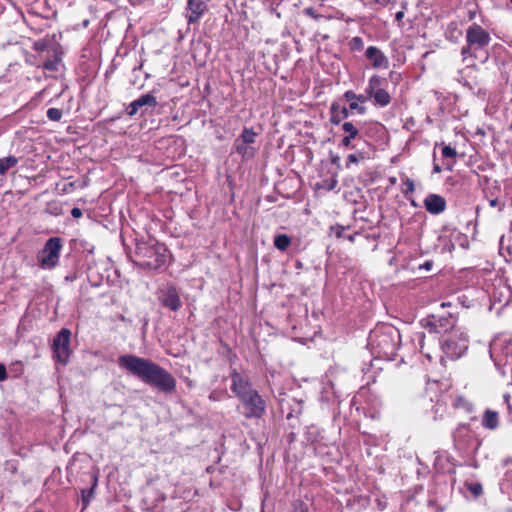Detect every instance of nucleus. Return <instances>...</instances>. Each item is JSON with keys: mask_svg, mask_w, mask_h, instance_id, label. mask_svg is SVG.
<instances>
[{"mask_svg": "<svg viewBox=\"0 0 512 512\" xmlns=\"http://www.w3.org/2000/svg\"><path fill=\"white\" fill-rule=\"evenodd\" d=\"M333 181V185H330L329 186V189H333L335 187V185L337 184V180H332Z\"/></svg>", "mask_w": 512, "mask_h": 512, "instance_id": "603ef678", "label": "nucleus"}, {"mask_svg": "<svg viewBox=\"0 0 512 512\" xmlns=\"http://www.w3.org/2000/svg\"><path fill=\"white\" fill-rule=\"evenodd\" d=\"M349 46L353 51H361L364 48L363 39L359 36L353 37L349 42Z\"/></svg>", "mask_w": 512, "mask_h": 512, "instance_id": "c756f323", "label": "nucleus"}, {"mask_svg": "<svg viewBox=\"0 0 512 512\" xmlns=\"http://www.w3.org/2000/svg\"><path fill=\"white\" fill-rule=\"evenodd\" d=\"M171 254L165 244L155 239L138 240L135 245L133 262L147 270H161L167 267Z\"/></svg>", "mask_w": 512, "mask_h": 512, "instance_id": "f03ea898", "label": "nucleus"}, {"mask_svg": "<svg viewBox=\"0 0 512 512\" xmlns=\"http://www.w3.org/2000/svg\"><path fill=\"white\" fill-rule=\"evenodd\" d=\"M365 156L363 155V153H359V155H356V154H350L348 155L347 157V161H346V167L348 168L350 166L351 163H358L360 159H364Z\"/></svg>", "mask_w": 512, "mask_h": 512, "instance_id": "72a5a7b5", "label": "nucleus"}, {"mask_svg": "<svg viewBox=\"0 0 512 512\" xmlns=\"http://www.w3.org/2000/svg\"><path fill=\"white\" fill-rule=\"evenodd\" d=\"M18 158L15 156H8L0 158V175H5L10 168L17 165Z\"/></svg>", "mask_w": 512, "mask_h": 512, "instance_id": "bb28decb", "label": "nucleus"}, {"mask_svg": "<svg viewBox=\"0 0 512 512\" xmlns=\"http://www.w3.org/2000/svg\"><path fill=\"white\" fill-rule=\"evenodd\" d=\"M158 300L161 305L173 312L182 307L180 292L174 284H167L159 291Z\"/></svg>", "mask_w": 512, "mask_h": 512, "instance_id": "9b49d317", "label": "nucleus"}, {"mask_svg": "<svg viewBox=\"0 0 512 512\" xmlns=\"http://www.w3.org/2000/svg\"><path fill=\"white\" fill-rule=\"evenodd\" d=\"M240 401L245 408V418L259 419L266 412V402L256 390L245 395V397L241 398Z\"/></svg>", "mask_w": 512, "mask_h": 512, "instance_id": "9d476101", "label": "nucleus"}, {"mask_svg": "<svg viewBox=\"0 0 512 512\" xmlns=\"http://www.w3.org/2000/svg\"><path fill=\"white\" fill-rule=\"evenodd\" d=\"M450 306H451L450 302H443V303H441L440 308H441V310H443L445 307H450Z\"/></svg>", "mask_w": 512, "mask_h": 512, "instance_id": "09e8293b", "label": "nucleus"}, {"mask_svg": "<svg viewBox=\"0 0 512 512\" xmlns=\"http://www.w3.org/2000/svg\"><path fill=\"white\" fill-rule=\"evenodd\" d=\"M118 364L142 382L165 394L176 390V379L173 375L150 359L125 354L119 356Z\"/></svg>", "mask_w": 512, "mask_h": 512, "instance_id": "f257e3e1", "label": "nucleus"}, {"mask_svg": "<svg viewBox=\"0 0 512 512\" xmlns=\"http://www.w3.org/2000/svg\"><path fill=\"white\" fill-rule=\"evenodd\" d=\"M92 480H93L92 486L90 488L83 489L81 491V500H82V505H83L82 510H84L88 507V505L90 504L91 500L94 497V492H95V488L97 486V481H98L97 476L93 475Z\"/></svg>", "mask_w": 512, "mask_h": 512, "instance_id": "4be33fe9", "label": "nucleus"}, {"mask_svg": "<svg viewBox=\"0 0 512 512\" xmlns=\"http://www.w3.org/2000/svg\"><path fill=\"white\" fill-rule=\"evenodd\" d=\"M62 247L63 244L60 237L49 238L44 248L37 255L40 266L44 269L54 268L59 262Z\"/></svg>", "mask_w": 512, "mask_h": 512, "instance_id": "6e6552de", "label": "nucleus"}, {"mask_svg": "<svg viewBox=\"0 0 512 512\" xmlns=\"http://www.w3.org/2000/svg\"><path fill=\"white\" fill-rule=\"evenodd\" d=\"M233 146H234L236 153L241 155L243 158H249V157L253 156V151L249 147V144H244L243 142L236 139L234 141Z\"/></svg>", "mask_w": 512, "mask_h": 512, "instance_id": "cd10ccee", "label": "nucleus"}, {"mask_svg": "<svg viewBox=\"0 0 512 512\" xmlns=\"http://www.w3.org/2000/svg\"><path fill=\"white\" fill-rule=\"evenodd\" d=\"M258 133H256L253 128L244 127L242 133L237 138V140L243 142L244 144H253L256 141V137Z\"/></svg>", "mask_w": 512, "mask_h": 512, "instance_id": "a878e982", "label": "nucleus"}, {"mask_svg": "<svg viewBox=\"0 0 512 512\" xmlns=\"http://www.w3.org/2000/svg\"><path fill=\"white\" fill-rule=\"evenodd\" d=\"M331 163L334 165L339 166L340 163V157L338 155H334L331 157Z\"/></svg>", "mask_w": 512, "mask_h": 512, "instance_id": "79ce46f5", "label": "nucleus"}, {"mask_svg": "<svg viewBox=\"0 0 512 512\" xmlns=\"http://www.w3.org/2000/svg\"><path fill=\"white\" fill-rule=\"evenodd\" d=\"M345 227L344 226H341V225H336V226H331V230L335 233L336 237L338 239L340 238H345Z\"/></svg>", "mask_w": 512, "mask_h": 512, "instance_id": "f704fd0d", "label": "nucleus"}, {"mask_svg": "<svg viewBox=\"0 0 512 512\" xmlns=\"http://www.w3.org/2000/svg\"><path fill=\"white\" fill-rule=\"evenodd\" d=\"M47 117L51 121H59L62 118V110L58 108H49L47 111Z\"/></svg>", "mask_w": 512, "mask_h": 512, "instance_id": "7c9ffc66", "label": "nucleus"}, {"mask_svg": "<svg viewBox=\"0 0 512 512\" xmlns=\"http://www.w3.org/2000/svg\"><path fill=\"white\" fill-rule=\"evenodd\" d=\"M71 331L68 328H62L54 337L52 350L56 360L66 365L72 353L70 348Z\"/></svg>", "mask_w": 512, "mask_h": 512, "instance_id": "1a4fd4ad", "label": "nucleus"}, {"mask_svg": "<svg viewBox=\"0 0 512 512\" xmlns=\"http://www.w3.org/2000/svg\"><path fill=\"white\" fill-rule=\"evenodd\" d=\"M384 82L385 79L378 75L371 76L368 81V85L365 88V94L369 95L372 94L374 91L382 89V85L384 84Z\"/></svg>", "mask_w": 512, "mask_h": 512, "instance_id": "5701e85b", "label": "nucleus"}, {"mask_svg": "<svg viewBox=\"0 0 512 512\" xmlns=\"http://www.w3.org/2000/svg\"><path fill=\"white\" fill-rule=\"evenodd\" d=\"M158 104L157 99L151 93L143 94L138 99L134 100L130 103L127 108V114L129 116H134L138 113L140 109L147 110L148 107H156Z\"/></svg>", "mask_w": 512, "mask_h": 512, "instance_id": "4468645a", "label": "nucleus"}, {"mask_svg": "<svg viewBox=\"0 0 512 512\" xmlns=\"http://www.w3.org/2000/svg\"><path fill=\"white\" fill-rule=\"evenodd\" d=\"M466 44L461 48V55L465 61L467 58L481 59L484 63L489 58L487 48L491 42V36L479 24L473 23L466 30Z\"/></svg>", "mask_w": 512, "mask_h": 512, "instance_id": "7ed1b4c3", "label": "nucleus"}, {"mask_svg": "<svg viewBox=\"0 0 512 512\" xmlns=\"http://www.w3.org/2000/svg\"><path fill=\"white\" fill-rule=\"evenodd\" d=\"M54 52L57 53L59 55V57L61 58V51H60V48L57 47V46H52L51 45V53H44V58H48V59H53L54 58Z\"/></svg>", "mask_w": 512, "mask_h": 512, "instance_id": "c9c22d12", "label": "nucleus"}, {"mask_svg": "<svg viewBox=\"0 0 512 512\" xmlns=\"http://www.w3.org/2000/svg\"><path fill=\"white\" fill-rule=\"evenodd\" d=\"M342 130L347 133V135L342 139L341 145L347 148H353L351 142L359 136L358 128L352 122H344L342 124Z\"/></svg>", "mask_w": 512, "mask_h": 512, "instance_id": "6ab92c4d", "label": "nucleus"}, {"mask_svg": "<svg viewBox=\"0 0 512 512\" xmlns=\"http://www.w3.org/2000/svg\"><path fill=\"white\" fill-rule=\"evenodd\" d=\"M385 2H388V0H385Z\"/></svg>", "mask_w": 512, "mask_h": 512, "instance_id": "4d7b16f0", "label": "nucleus"}, {"mask_svg": "<svg viewBox=\"0 0 512 512\" xmlns=\"http://www.w3.org/2000/svg\"><path fill=\"white\" fill-rule=\"evenodd\" d=\"M465 487L472 493L474 498H479L483 494L482 484L479 482H466Z\"/></svg>", "mask_w": 512, "mask_h": 512, "instance_id": "c85d7f7f", "label": "nucleus"}, {"mask_svg": "<svg viewBox=\"0 0 512 512\" xmlns=\"http://www.w3.org/2000/svg\"><path fill=\"white\" fill-rule=\"evenodd\" d=\"M511 3H512V0H511Z\"/></svg>", "mask_w": 512, "mask_h": 512, "instance_id": "13d9d810", "label": "nucleus"}, {"mask_svg": "<svg viewBox=\"0 0 512 512\" xmlns=\"http://www.w3.org/2000/svg\"><path fill=\"white\" fill-rule=\"evenodd\" d=\"M33 50L36 54L27 57L26 61L28 64L38 68L42 67L44 70L50 72L58 71L60 57L57 53L54 52L53 59L44 58V53H51V42L49 40L42 39L35 41L33 43Z\"/></svg>", "mask_w": 512, "mask_h": 512, "instance_id": "423d86ee", "label": "nucleus"}, {"mask_svg": "<svg viewBox=\"0 0 512 512\" xmlns=\"http://www.w3.org/2000/svg\"><path fill=\"white\" fill-rule=\"evenodd\" d=\"M489 205H490L491 207H497V206H499V201H498V199H496V198H495V199H491V200L489 201Z\"/></svg>", "mask_w": 512, "mask_h": 512, "instance_id": "a18cd8bd", "label": "nucleus"}, {"mask_svg": "<svg viewBox=\"0 0 512 512\" xmlns=\"http://www.w3.org/2000/svg\"><path fill=\"white\" fill-rule=\"evenodd\" d=\"M289 438H290V440L292 441V440H293V438H294V434H293V433H291V434L289 435Z\"/></svg>", "mask_w": 512, "mask_h": 512, "instance_id": "5fc2aeb1", "label": "nucleus"}, {"mask_svg": "<svg viewBox=\"0 0 512 512\" xmlns=\"http://www.w3.org/2000/svg\"><path fill=\"white\" fill-rule=\"evenodd\" d=\"M351 110L349 107H345L341 105V122L349 117Z\"/></svg>", "mask_w": 512, "mask_h": 512, "instance_id": "e433bc0d", "label": "nucleus"}, {"mask_svg": "<svg viewBox=\"0 0 512 512\" xmlns=\"http://www.w3.org/2000/svg\"><path fill=\"white\" fill-rule=\"evenodd\" d=\"M446 169L451 171L453 169V164L448 163Z\"/></svg>", "mask_w": 512, "mask_h": 512, "instance_id": "3c124183", "label": "nucleus"}, {"mask_svg": "<svg viewBox=\"0 0 512 512\" xmlns=\"http://www.w3.org/2000/svg\"><path fill=\"white\" fill-rule=\"evenodd\" d=\"M330 122L333 125H339L341 123V105L338 101H333L329 108Z\"/></svg>", "mask_w": 512, "mask_h": 512, "instance_id": "b1692460", "label": "nucleus"}, {"mask_svg": "<svg viewBox=\"0 0 512 512\" xmlns=\"http://www.w3.org/2000/svg\"><path fill=\"white\" fill-rule=\"evenodd\" d=\"M457 30L456 23H451L449 26V32H453Z\"/></svg>", "mask_w": 512, "mask_h": 512, "instance_id": "de8ad7c7", "label": "nucleus"}, {"mask_svg": "<svg viewBox=\"0 0 512 512\" xmlns=\"http://www.w3.org/2000/svg\"><path fill=\"white\" fill-rule=\"evenodd\" d=\"M343 98L349 103L351 111H357L360 115L366 113V107L363 106L368 101L366 94H356L354 91L348 90L343 94Z\"/></svg>", "mask_w": 512, "mask_h": 512, "instance_id": "2eb2a0df", "label": "nucleus"}, {"mask_svg": "<svg viewBox=\"0 0 512 512\" xmlns=\"http://www.w3.org/2000/svg\"><path fill=\"white\" fill-rule=\"evenodd\" d=\"M442 156L444 158H453L455 159L456 156H457V151L455 150V148H452L451 146L449 145H444L442 144Z\"/></svg>", "mask_w": 512, "mask_h": 512, "instance_id": "2f4dec72", "label": "nucleus"}, {"mask_svg": "<svg viewBox=\"0 0 512 512\" xmlns=\"http://www.w3.org/2000/svg\"><path fill=\"white\" fill-rule=\"evenodd\" d=\"M208 1L209 0L187 1V14L185 15V17L189 25L198 23L202 16L208 11Z\"/></svg>", "mask_w": 512, "mask_h": 512, "instance_id": "f8f14e48", "label": "nucleus"}, {"mask_svg": "<svg viewBox=\"0 0 512 512\" xmlns=\"http://www.w3.org/2000/svg\"><path fill=\"white\" fill-rule=\"evenodd\" d=\"M8 2H12L11 0H7Z\"/></svg>", "mask_w": 512, "mask_h": 512, "instance_id": "6e6d98bb", "label": "nucleus"}, {"mask_svg": "<svg viewBox=\"0 0 512 512\" xmlns=\"http://www.w3.org/2000/svg\"><path fill=\"white\" fill-rule=\"evenodd\" d=\"M291 245V238L287 234H279L274 238V246L281 252H285Z\"/></svg>", "mask_w": 512, "mask_h": 512, "instance_id": "393cba45", "label": "nucleus"}, {"mask_svg": "<svg viewBox=\"0 0 512 512\" xmlns=\"http://www.w3.org/2000/svg\"><path fill=\"white\" fill-rule=\"evenodd\" d=\"M421 325L430 333H444L456 330V318L450 312L437 311L421 320Z\"/></svg>", "mask_w": 512, "mask_h": 512, "instance_id": "0eeeda50", "label": "nucleus"}, {"mask_svg": "<svg viewBox=\"0 0 512 512\" xmlns=\"http://www.w3.org/2000/svg\"><path fill=\"white\" fill-rule=\"evenodd\" d=\"M357 233L355 234H350V235H346L345 238L350 241V242H354L355 240V237H356Z\"/></svg>", "mask_w": 512, "mask_h": 512, "instance_id": "49530a36", "label": "nucleus"}, {"mask_svg": "<svg viewBox=\"0 0 512 512\" xmlns=\"http://www.w3.org/2000/svg\"><path fill=\"white\" fill-rule=\"evenodd\" d=\"M231 390L232 392L239 398V400L250 392H253L252 384L250 380L237 372V370H233L231 373Z\"/></svg>", "mask_w": 512, "mask_h": 512, "instance_id": "ddd939ff", "label": "nucleus"}, {"mask_svg": "<svg viewBox=\"0 0 512 512\" xmlns=\"http://www.w3.org/2000/svg\"><path fill=\"white\" fill-rule=\"evenodd\" d=\"M294 512H307V508L303 504H300L297 508H295Z\"/></svg>", "mask_w": 512, "mask_h": 512, "instance_id": "37998d69", "label": "nucleus"}, {"mask_svg": "<svg viewBox=\"0 0 512 512\" xmlns=\"http://www.w3.org/2000/svg\"><path fill=\"white\" fill-rule=\"evenodd\" d=\"M482 426L489 430H495L499 426L498 412L487 409L482 417Z\"/></svg>", "mask_w": 512, "mask_h": 512, "instance_id": "aec40b11", "label": "nucleus"}, {"mask_svg": "<svg viewBox=\"0 0 512 512\" xmlns=\"http://www.w3.org/2000/svg\"><path fill=\"white\" fill-rule=\"evenodd\" d=\"M159 499H160L161 501H164V500L166 499V496H165L163 493H161V494L159 495Z\"/></svg>", "mask_w": 512, "mask_h": 512, "instance_id": "864d4df0", "label": "nucleus"}, {"mask_svg": "<svg viewBox=\"0 0 512 512\" xmlns=\"http://www.w3.org/2000/svg\"><path fill=\"white\" fill-rule=\"evenodd\" d=\"M368 100L373 98L374 104L380 107H386L391 102V96L385 89L374 91L372 94L367 95Z\"/></svg>", "mask_w": 512, "mask_h": 512, "instance_id": "412c9836", "label": "nucleus"}, {"mask_svg": "<svg viewBox=\"0 0 512 512\" xmlns=\"http://www.w3.org/2000/svg\"><path fill=\"white\" fill-rule=\"evenodd\" d=\"M442 171V168L439 164L434 163L433 165V173H440Z\"/></svg>", "mask_w": 512, "mask_h": 512, "instance_id": "c03bdc74", "label": "nucleus"}, {"mask_svg": "<svg viewBox=\"0 0 512 512\" xmlns=\"http://www.w3.org/2000/svg\"><path fill=\"white\" fill-rule=\"evenodd\" d=\"M399 332L393 327H384L370 332L368 345L376 350L379 355L391 356L394 354L398 341Z\"/></svg>", "mask_w": 512, "mask_h": 512, "instance_id": "20e7f679", "label": "nucleus"}, {"mask_svg": "<svg viewBox=\"0 0 512 512\" xmlns=\"http://www.w3.org/2000/svg\"><path fill=\"white\" fill-rule=\"evenodd\" d=\"M82 210L78 207H74L72 210H71V215L73 218H80L82 216Z\"/></svg>", "mask_w": 512, "mask_h": 512, "instance_id": "4c0bfd02", "label": "nucleus"}, {"mask_svg": "<svg viewBox=\"0 0 512 512\" xmlns=\"http://www.w3.org/2000/svg\"><path fill=\"white\" fill-rule=\"evenodd\" d=\"M432 266H433L432 261H426L423 265L420 266V268H424L426 270H431Z\"/></svg>", "mask_w": 512, "mask_h": 512, "instance_id": "a19ab883", "label": "nucleus"}, {"mask_svg": "<svg viewBox=\"0 0 512 512\" xmlns=\"http://www.w3.org/2000/svg\"><path fill=\"white\" fill-rule=\"evenodd\" d=\"M471 428L468 424H460L453 432L454 445L458 450H466L471 438Z\"/></svg>", "mask_w": 512, "mask_h": 512, "instance_id": "f3484780", "label": "nucleus"}, {"mask_svg": "<svg viewBox=\"0 0 512 512\" xmlns=\"http://www.w3.org/2000/svg\"><path fill=\"white\" fill-rule=\"evenodd\" d=\"M440 345L443 352L441 363L444 364L445 359L457 360L462 357L468 349L469 340L463 331L456 329L444 335Z\"/></svg>", "mask_w": 512, "mask_h": 512, "instance_id": "39448f33", "label": "nucleus"}, {"mask_svg": "<svg viewBox=\"0 0 512 512\" xmlns=\"http://www.w3.org/2000/svg\"><path fill=\"white\" fill-rule=\"evenodd\" d=\"M446 200L444 197L438 194H429L424 199V207L425 209L433 215L441 214L446 209Z\"/></svg>", "mask_w": 512, "mask_h": 512, "instance_id": "a211bd4d", "label": "nucleus"}, {"mask_svg": "<svg viewBox=\"0 0 512 512\" xmlns=\"http://www.w3.org/2000/svg\"><path fill=\"white\" fill-rule=\"evenodd\" d=\"M404 18V11L401 10V11H398L396 14H395V20L400 22L402 21V19Z\"/></svg>", "mask_w": 512, "mask_h": 512, "instance_id": "ea45409f", "label": "nucleus"}, {"mask_svg": "<svg viewBox=\"0 0 512 512\" xmlns=\"http://www.w3.org/2000/svg\"><path fill=\"white\" fill-rule=\"evenodd\" d=\"M403 185L405 188L402 190L403 194L407 197L409 193H413L415 190V185L413 180L410 178H406V180L403 182Z\"/></svg>", "mask_w": 512, "mask_h": 512, "instance_id": "473e14b6", "label": "nucleus"}, {"mask_svg": "<svg viewBox=\"0 0 512 512\" xmlns=\"http://www.w3.org/2000/svg\"><path fill=\"white\" fill-rule=\"evenodd\" d=\"M7 378L6 368L0 363V381H4Z\"/></svg>", "mask_w": 512, "mask_h": 512, "instance_id": "58836bf2", "label": "nucleus"}, {"mask_svg": "<svg viewBox=\"0 0 512 512\" xmlns=\"http://www.w3.org/2000/svg\"><path fill=\"white\" fill-rule=\"evenodd\" d=\"M366 58L371 62V65L375 69L389 67V60L385 54L376 46H369L365 52Z\"/></svg>", "mask_w": 512, "mask_h": 512, "instance_id": "dca6fc26", "label": "nucleus"}, {"mask_svg": "<svg viewBox=\"0 0 512 512\" xmlns=\"http://www.w3.org/2000/svg\"><path fill=\"white\" fill-rule=\"evenodd\" d=\"M117 426H123V422H115L111 424V429L116 428Z\"/></svg>", "mask_w": 512, "mask_h": 512, "instance_id": "8fccbe9b", "label": "nucleus"}]
</instances>
